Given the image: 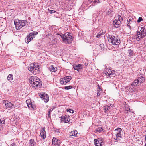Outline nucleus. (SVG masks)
<instances>
[{
    "instance_id": "obj_1",
    "label": "nucleus",
    "mask_w": 146,
    "mask_h": 146,
    "mask_svg": "<svg viewBox=\"0 0 146 146\" xmlns=\"http://www.w3.org/2000/svg\"><path fill=\"white\" fill-rule=\"evenodd\" d=\"M29 82L34 87H39L41 86L40 80L36 76H32L29 78Z\"/></svg>"
},
{
    "instance_id": "obj_2",
    "label": "nucleus",
    "mask_w": 146,
    "mask_h": 146,
    "mask_svg": "<svg viewBox=\"0 0 146 146\" xmlns=\"http://www.w3.org/2000/svg\"><path fill=\"white\" fill-rule=\"evenodd\" d=\"M108 39L109 42L111 43L113 45H119L120 42V39L118 37H115L112 35H109Z\"/></svg>"
},
{
    "instance_id": "obj_3",
    "label": "nucleus",
    "mask_w": 146,
    "mask_h": 146,
    "mask_svg": "<svg viewBox=\"0 0 146 146\" xmlns=\"http://www.w3.org/2000/svg\"><path fill=\"white\" fill-rule=\"evenodd\" d=\"M27 21L26 20H18V21L14 22L16 29L19 30L26 25Z\"/></svg>"
},
{
    "instance_id": "obj_4",
    "label": "nucleus",
    "mask_w": 146,
    "mask_h": 146,
    "mask_svg": "<svg viewBox=\"0 0 146 146\" xmlns=\"http://www.w3.org/2000/svg\"><path fill=\"white\" fill-rule=\"evenodd\" d=\"M38 33L37 32L33 31L30 33L27 36L26 38L25 39V40L27 43H28L31 41L34 38L36 35Z\"/></svg>"
},
{
    "instance_id": "obj_5",
    "label": "nucleus",
    "mask_w": 146,
    "mask_h": 146,
    "mask_svg": "<svg viewBox=\"0 0 146 146\" xmlns=\"http://www.w3.org/2000/svg\"><path fill=\"white\" fill-rule=\"evenodd\" d=\"M32 66H30L28 70L33 72L34 74H36L39 71V68L38 66L37 65H36L35 64H32Z\"/></svg>"
},
{
    "instance_id": "obj_6",
    "label": "nucleus",
    "mask_w": 146,
    "mask_h": 146,
    "mask_svg": "<svg viewBox=\"0 0 146 146\" xmlns=\"http://www.w3.org/2000/svg\"><path fill=\"white\" fill-rule=\"evenodd\" d=\"M118 19H116L113 21L114 26L116 28L119 27V25L121 24V21L123 20L122 18L120 15H118Z\"/></svg>"
},
{
    "instance_id": "obj_7",
    "label": "nucleus",
    "mask_w": 146,
    "mask_h": 146,
    "mask_svg": "<svg viewBox=\"0 0 146 146\" xmlns=\"http://www.w3.org/2000/svg\"><path fill=\"white\" fill-rule=\"evenodd\" d=\"M103 140L101 138L94 139V143L96 146H102Z\"/></svg>"
},
{
    "instance_id": "obj_8",
    "label": "nucleus",
    "mask_w": 146,
    "mask_h": 146,
    "mask_svg": "<svg viewBox=\"0 0 146 146\" xmlns=\"http://www.w3.org/2000/svg\"><path fill=\"white\" fill-rule=\"evenodd\" d=\"M4 102L6 106V109L9 108L11 109L12 108H15V106L14 104H13L11 103L7 100H4Z\"/></svg>"
},
{
    "instance_id": "obj_9",
    "label": "nucleus",
    "mask_w": 146,
    "mask_h": 146,
    "mask_svg": "<svg viewBox=\"0 0 146 146\" xmlns=\"http://www.w3.org/2000/svg\"><path fill=\"white\" fill-rule=\"evenodd\" d=\"M40 96L42 100L45 102H47L49 100L48 96L45 93L41 94Z\"/></svg>"
},
{
    "instance_id": "obj_10",
    "label": "nucleus",
    "mask_w": 146,
    "mask_h": 146,
    "mask_svg": "<svg viewBox=\"0 0 146 146\" xmlns=\"http://www.w3.org/2000/svg\"><path fill=\"white\" fill-rule=\"evenodd\" d=\"M141 34L139 37L141 38H142L143 37H145L146 35V32L145 29L144 27H141L140 30Z\"/></svg>"
},
{
    "instance_id": "obj_11",
    "label": "nucleus",
    "mask_w": 146,
    "mask_h": 146,
    "mask_svg": "<svg viewBox=\"0 0 146 146\" xmlns=\"http://www.w3.org/2000/svg\"><path fill=\"white\" fill-rule=\"evenodd\" d=\"M45 129V127L42 128L40 131V135L44 139H45L46 137Z\"/></svg>"
},
{
    "instance_id": "obj_12",
    "label": "nucleus",
    "mask_w": 146,
    "mask_h": 146,
    "mask_svg": "<svg viewBox=\"0 0 146 146\" xmlns=\"http://www.w3.org/2000/svg\"><path fill=\"white\" fill-rule=\"evenodd\" d=\"M116 130L117 131V133L116 134V136L117 137H120L122 138L121 136V132H122V129L120 128H118Z\"/></svg>"
},
{
    "instance_id": "obj_13",
    "label": "nucleus",
    "mask_w": 146,
    "mask_h": 146,
    "mask_svg": "<svg viewBox=\"0 0 146 146\" xmlns=\"http://www.w3.org/2000/svg\"><path fill=\"white\" fill-rule=\"evenodd\" d=\"M60 140L57 139L53 138L52 140V144L53 145H55L56 146H58V143H59Z\"/></svg>"
},
{
    "instance_id": "obj_14",
    "label": "nucleus",
    "mask_w": 146,
    "mask_h": 146,
    "mask_svg": "<svg viewBox=\"0 0 146 146\" xmlns=\"http://www.w3.org/2000/svg\"><path fill=\"white\" fill-rule=\"evenodd\" d=\"M134 24L135 25H136V23L135 22L131 20L130 19L127 20V26L129 27V28L131 29V27L130 25V24Z\"/></svg>"
},
{
    "instance_id": "obj_15",
    "label": "nucleus",
    "mask_w": 146,
    "mask_h": 146,
    "mask_svg": "<svg viewBox=\"0 0 146 146\" xmlns=\"http://www.w3.org/2000/svg\"><path fill=\"white\" fill-rule=\"evenodd\" d=\"M49 70L52 72L56 71L57 70V67H54L53 65L50 66L49 68Z\"/></svg>"
},
{
    "instance_id": "obj_16",
    "label": "nucleus",
    "mask_w": 146,
    "mask_h": 146,
    "mask_svg": "<svg viewBox=\"0 0 146 146\" xmlns=\"http://www.w3.org/2000/svg\"><path fill=\"white\" fill-rule=\"evenodd\" d=\"M78 132L76 130H74L73 131H72L70 134V136H74L76 137H77V134Z\"/></svg>"
},
{
    "instance_id": "obj_17",
    "label": "nucleus",
    "mask_w": 146,
    "mask_h": 146,
    "mask_svg": "<svg viewBox=\"0 0 146 146\" xmlns=\"http://www.w3.org/2000/svg\"><path fill=\"white\" fill-rule=\"evenodd\" d=\"M100 2L99 0H88V3H90L92 5L94 3H99Z\"/></svg>"
},
{
    "instance_id": "obj_18",
    "label": "nucleus",
    "mask_w": 146,
    "mask_h": 146,
    "mask_svg": "<svg viewBox=\"0 0 146 146\" xmlns=\"http://www.w3.org/2000/svg\"><path fill=\"white\" fill-rule=\"evenodd\" d=\"M145 80V78L141 76V77H138L137 80L139 83L140 84H141Z\"/></svg>"
},
{
    "instance_id": "obj_19",
    "label": "nucleus",
    "mask_w": 146,
    "mask_h": 146,
    "mask_svg": "<svg viewBox=\"0 0 146 146\" xmlns=\"http://www.w3.org/2000/svg\"><path fill=\"white\" fill-rule=\"evenodd\" d=\"M103 129L101 127H99L97 128L94 131V132L95 133H100L103 130Z\"/></svg>"
},
{
    "instance_id": "obj_20",
    "label": "nucleus",
    "mask_w": 146,
    "mask_h": 146,
    "mask_svg": "<svg viewBox=\"0 0 146 146\" xmlns=\"http://www.w3.org/2000/svg\"><path fill=\"white\" fill-rule=\"evenodd\" d=\"M81 66L82 65L80 64H79L78 65H76L74 66L73 68L74 70L78 71L79 69H82L81 68Z\"/></svg>"
},
{
    "instance_id": "obj_21",
    "label": "nucleus",
    "mask_w": 146,
    "mask_h": 146,
    "mask_svg": "<svg viewBox=\"0 0 146 146\" xmlns=\"http://www.w3.org/2000/svg\"><path fill=\"white\" fill-rule=\"evenodd\" d=\"M29 109H30L31 110L32 109H34L35 108H36L34 102H32L31 104H29Z\"/></svg>"
},
{
    "instance_id": "obj_22",
    "label": "nucleus",
    "mask_w": 146,
    "mask_h": 146,
    "mask_svg": "<svg viewBox=\"0 0 146 146\" xmlns=\"http://www.w3.org/2000/svg\"><path fill=\"white\" fill-rule=\"evenodd\" d=\"M111 69H109L108 71L105 72V74L106 76H107L108 77H111Z\"/></svg>"
},
{
    "instance_id": "obj_23",
    "label": "nucleus",
    "mask_w": 146,
    "mask_h": 146,
    "mask_svg": "<svg viewBox=\"0 0 146 146\" xmlns=\"http://www.w3.org/2000/svg\"><path fill=\"white\" fill-rule=\"evenodd\" d=\"M63 41L66 44H69L70 43V41L69 40V37H67V36L64 38Z\"/></svg>"
},
{
    "instance_id": "obj_24",
    "label": "nucleus",
    "mask_w": 146,
    "mask_h": 146,
    "mask_svg": "<svg viewBox=\"0 0 146 146\" xmlns=\"http://www.w3.org/2000/svg\"><path fill=\"white\" fill-rule=\"evenodd\" d=\"M65 81H66V83L68 82L71 80L72 78L70 76L65 77L64 78Z\"/></svg>"
},
{
    "instance_id": "obj_25",
    "label": "nucleus",
    "mask_w": 146,
    "mask_h": 146,
    "mask_svg": "<svg viewBox=\"0 0 146 146\" xmlns=\"http://www.w3.org/2000/svg\"><path fill=\"white\" fill-rule=\"evenodd\" d=\"M110 109L109 107V105H106L104 107V110L105 112H106L107 111H108Z\"/></svg>"
},
{
    "instance_id": "obj_26",
    "label": "nucleus",
    "mask_w": 146,
    "mask_h": 146,
    "mask_svg": "<svg viewBox=\"0 0 146 146\" xmlns=\"http://www.w3.org/2000/svg\"><path fill=\"white\" fill-rule=\"evenodd\" d=\"M60 83L62 84H66V81H65L64 78H61L60 79Z\"/></svg>"
},
{
    "instance_id": "obj_27",
    "label": "nucleus",
    "mask_w": 146,
    "mask_h": 146,
    "mask_svg": "<svg viewBox=\"0 0 146 146\" xmlns=\"http://www.w3.org/2000/svg\"><path fill=\"white\" fill-rule=\"evenodd\" d=\"M138 84H139V82H138L137 80H134V82L131 85L132 86H136Z\"/></svg>"
},
{
    "instance_id": "obj_28",
    "label": "nucleus",
    "mask_w": 146,
    "mask_h": 146,
    "mask_svg": "<svg viewBox=\"0 0 146 146\" xmlns=\"http://www.w3.org/2000/svg\"><path fill=\"white\" fill-rule=\"evenodd\" d=\"M13 76L12 74H9L7 77V79L8 80H13Z\"/></svg>"
},
{
    "instance_id": "obj_29",
    "label": "nucleus",
    "mask_w": 146,
    "mask_h": 146,
    "mask_svg": "<svg viewBox=\"0 0 146 146\" xmlns=\"http://www.w3.org/2000/svg\"><path fill=\"white\" fill-rule=\"evenodd\" d=\"M131 88V89H132V88H131V85H129L128 86H126L125 87V92H127L129 89Z\"/></svg>"
},
{
    "instance_id": "obj_30",
    "label": "nucleus",
    "mask_w": 146,
    "mask_h": 146,
    "mask_svg": "<svg viewBox=\"0 0 146 146\" xmlns=\"http://www.w3.org/2000/svg\"><path fill=\"white\" fill-rule=\"evenodd\" d=\"M104 34L103 33V32H101V31H100V32L98 33L96 35V37L97 38H99L101 35H103Z\"/></svg>"
},
{
    "instance_id": "obj_31",
    "label": "nucleus",
    "mask_w": 146,
    "mask_h": 146,
    "mask_svg": "<svg viewBox=\"0 0 146 146\" xmlns=\"http://www.w3.org/2000/svg\"><path fill=\"white\" fill-rule=\"evenodd\" d=\"M133 51L131 49H129L128 50V53L129 55L131 57L133 56Z\"/></svg>"
},
{
    "instance_id": "obj_32",
    "label": "nucleus",
    "mask_w": 146,
    "mask_h": 146,
    "mask_svg": "<svg viewBox=\"0 0 146 146\" xmlns=\"http://www.w3.org/2000/svg\"><path fill=\"white\" fill-rule=\"evenodd\" d=\"M26 102L28 107L29 108V104H31L32 103V102L31 101V100L30 99L27 100L26 101Z\"/></svg>"
},
{
    "instance_id": "obj_33",
    "label": "nucleus",
    "mask_w": 146,
    "mask_h": 146,
    "mask_svg": "<svg viewBox=\"0 0 146 146\" xmlns=\"http://www.w3.org/2000/svg\"><path fill=\"white\" fill-rule=\"evenodd\" d=\"M70 121V119L68 117L66 116L65 117L64 120V122L65 123H67L68 122Z\"/></svg>"
},
{
    "instance_id": "obj_34",
    "label": "nucleus",
    "mask_w": 146,
    "mask_h": 146,
    "mask_svg": "<svg viewBox=\"0 0 146 146\" xmlns=\"http://www.w3.org/2000/svg\"><path fill=\"white\" fill-rule=\"evenodd\" d=\"M5 119H1L0 120V124H5Z\"/></svg>"
},
{
    "instance_id": "obj_35",
    "label": "nucleus",
    "mask_w": 146,
    "mask_h": 146,
    "mask_svg": "<svg viewBox=\"0 0 146 146\" xmlns=\"http://www.w3.org/2000/svg\"><path fill=\"white\" fill-rule=\"evenodd\" d=\"M58 35H60L61 38H62L63 40H64V36H65L64 34L62 33H60V34H58Z\"/></svg>"
},
{
    "instance_id": "obj_36",
    "label": "nucleus",
    "mask_w": 146,
    "mask_h": 146,
    "mask_svg": "<svg viewBox=\"0 0 146 146\" xmlns=\"http://www.w3.org/2000/svg\"><path fill=\"white\" fill-rule=\"evenodd\" d=\"M72 86H66L64 87V89L66 90H68L72 88Z\"/></svg>"
},
{
    "instance_id": "obj_37",
    "label": "nucleus",
    "mask_w": 146,
    "mask_h": 146,
    "mask_svg": "<svg viewBox=\"0 0 146 146\" xmlns=\"http://www.w3.org/2000/svg\"><path fill=\"white\" fill-rule=\"evenodd\" d=\"M70 33H69L68 32H66V33L64 35H65V36H64L65 37H66V36H67V37H69V36L70 35Z\"/></svg>"
},
{
    "instance_id": "obj_38",
    "label": "nucleus",
    "mask_w": 146,
    "mask_h": 146,
    "mask_svg": "<svg viewBox=\"0 0 146 146\" xmlns=\"http://www.w3.org/2000/svg\"><path fill=\"white\" fill-rule=\"evenodd\" d=\"M67 112H69L71 113H74V111L73 110L70 109H68L67 110Z\"/></svg>"
},
{
    "instance_id": "obj_39",
    "label": "nucleus",
    "mask_w": 146,
    "mask_h": 146,
    "mask_svg": "<svg viewBox=\"0 0 146 146\" xmlns=\"http://www.w3.org/2000/svg\"><path fill=\"white\" fill-rule=\"evenodd\" d=\"M100 47L101 50L104 49V45L103 44H101L99 45Z\"/></svg>"
},
{
    "instance_id": "obj_40",
    "label": "nucleus",
    "mask_w": 146,
    "mask_h": 146,
    "mask_svg": "<svg viewBox=\"0 0 146 146\" xmlns=\"http://www.w3.org/2000/svg\"><path fill=\"white\" fill-rule=\"evenodd\" d=\"M118 137H116V138H114V142H118L119 140H120V139H119V138H118Z\"/></svg>"
},
{
    "instance_id": "obj_41",
    "label": "nucleus",
    "mask_w": 146,
    "mask_h": 146,
    "mask_svg": "<svg viewBox=\"0 0 146 146\" xmlns=\"http://www.w3.org/2000/svg\"><path fill=\"white\" fill-rule=\"evenodd\" d=\"M111 76L113 75L115 73V71L111 69Z\"/></svg>"
},
{
    "instance_id": "obj_42",
    "label": "nucleus",
    "mask_w": 146,
    "mask_h": 146,
    "mask_svg": "<svg viewBox=\"0 0 146 146\" xmlns=\"http://www.w3.org/2000/svg\"><path fill=\"white\" fill-rule=\"evenodd\" d=\"M143 19L141 17H140L137 20L138 23H140L141 21L143 20Z\"/></svg>"
},
{
    "instance_id": "obj_43",
    "label": "nucleus",
    "mask_w": 146,
    "mask_h": 146,
    "mask_svg": "<svg viewBox=\"0 0 146 146\" xmlns=\"http://www.w3.org/2000/svg\"><path fill=\"white\" fill-rule=\"evenodd\" d=\"M131 111H130V109H129L128 110H127L125 111V114H127V113H130Z\"/></svg>"
},
{
    "instance_id": "obj_44",
    "label": "nucleus",
    "mask_w": 146,
    "mask_h": 146,
    "mask_svg": "<svg viewBox=\"0 0 146 146\" xmlns=\"http://www.w3.org/2000/svg\"><path fill=\"white\" fill-rule=\"evenodd\" d=\"M55 132L56 134L58 135L60 133V131L58 129H57L55 130Z\"/></svg>"
},
{
    "instance_id": "obj_45",
    "label": "nucleus",
    "mask_w": 146,
    "mask_h": 146,
    "mask_svg": "<svg viewBox=\"0 0 146 146\" xmlns=\"http://www.w3.org/2000/svg\"><path fill=\"white\" fill-rule=\"evenodd\" d=\"M65 117L64 116H62L61 117V120L62 121H64L65 119Z\"/></svg>"
},
{
    "instance_id": "obj_46",
    "label": "nucleus",
    "mask_w": 146,
    "mask_h": 146,
    "mask_svg": "<svg viewBox=\"0 0 146 146\" xmlns=\"http://www.w3.org/2000/svg\"><path fill=\"white\" fill-rule=\"evenodd\" d=\"M34 140L33 139H30L29 141V143L30 144H31V143H34Z\"/></svg>"
},
{
    "instance_id": "obj_47",
    "label": "nucleus",
    "mask_w": 146,
    "mask_h": 146,
    "mask_svg": "<svg viewBox=\"0 0 146 146\" xmlns=\"http://www.w3.org/2000/svg\"><path fill=\"white\" fill-rule=\"evenodd\" d=\"M73 38V37L72 35H70V36L69 37V39L70 40V43L71 42V41L72 40Z\"/></svg>"
},
{
    "instance_id": "obj_48",
    "label": "nucleus",
    "mask_w": 146,
    "mask_h": 146,
    "mask_svg": "<svg viewBox=\"0 0 146 146\" xmlns=\"http://www.w3.org/2000/svg\"><path fill=\"white\" fill-rule=\"evenodd\" d=\"M141 34L140 32L139 31H138L137 32V36H140Z\"/></svg>"
},
{
    "instance_id": "obj_49",
    "label": "nucleus",
    "mask_w": 146,
    "mask_h": 146,
    "mask_svg": "<svg viewBox=\"0 0 146 146\" xmlns=\"http://www.w3.org/2000/svg\"><path fill=\"white\" fill-rule=\"evenodd\" d=\"M56 12V11L54 10H51L49 12L50 13H54Z\"/></svg>"
},
{
    "instance_id": "obj_50",
    "label": "nucleus",
    "mask_w": 146,
    "mask_h": 146,
    "mask_svg": "<svg viewBox=\"0 0 146 146\" xmlns=\"http://www.w3.org/2000/svg\"><path fill=\"white\" fill-rule=\"evenodd\" d=\"M136 38L137 40L138 41H139L140 40V39L141 38H140L139 36H137V37H136Z\"/></svg>"
},
{
    "instance_id": "obj_51",
    "label": "nucleus",
    "mask_w": 146,
    "mask_h": 146,
    "mask_svg": "<svg viewBox=\"0 0 146 146\" xmlns=\"http://www.w3.org/2000/svg\"><path fill=\"white\" fill-rule=\"evenodd\" d=\"M113 105L112 104H110V105H109V107H110V109L112 108L113 107Z\"/></svg>"
},
{
    "instance_id": "obj_52",
    "label": "nucleus",
    "mask_w": 146,
    "mask_h": 146,
    "mask_svg": "<svg viewBox=\"0 0 146 146\" xmlns=\"http://www.w3.org/2000/svg\"><path fill=\"white\" fill-rule=\"evenodd\" d=\"M100 92L98 91V90L97 91V95L98 96H99L100 95Z\"/></svg>"
},
{
    "instance_id": "obj_53",
    "label": "nucleus",
    "mask_w": 146,
    "mask_h": 146,
    "mask_svg": "<svg viewBox=\"0 0 146 146\" xmlns=\"http://www.w3.org/2000/svg\"><path fill=\"white\" fill-rule=\"evenodd\" d=\"M50 111H49L48 113V117H49L50 115Z\"/></svg>"
},
{
    "instance_id": "obj_54",
    "label": "nucleus",
    "mask_w": 146,
    "mask_h": 146,
    "mask_svg": "<svg viewBox=\"0 0 146 146\" xmlns=\"http://www.w3.org/2000/svg\"><path fill=\"white\" fill-rule=\"evenodd\" d=\"M15 144L14 143H13L12 144H11L10 146H15Z\"/></svg>"
},
{
    "instance_id": "obj_55",
    "label": "nucleus",
    "mask_w": 146,
    "mask_h": 146,
    "mask_svg": "<svg viewBox=\"0 0 146 146\" xmlns=\"http://www.w3.org/2000/svg\"><path fill=\"white\" fill-rule=\"evenodd\" d=\"M31 145V146H34V144L33 143H31V144H30Z\"/></svg>"
},
{
    "instance_id": "obj_56",
    "label": "nucleus",
    "mask_w": 146,
    "mask_h": 146,
    "mask_svg": "<svg viewBox=\"0 0 146 146\" xmlns=\"http://www.w3.org/2000/svg\"><path fill=\"white\" fill-rule=\"evenodd\" d=\"M84 65L86 66L88 65V63H86V62L85 63V64H84Z\"/></svg>"
},
{
    "instance_id": "obj_57",
    "label": "nucleus",
    "mask_w": 146,
    "mask_h": 146,
    "mask_svg": "<svg viewBox=\"0 0 146 146\" xmlns=\"http://www.w3.org/2000/svg\"><path fill=\"white\" fill-rule=\"evenodd\" d=\"M52 111V110H50V112H51V111Z\"/></svg>"
},
{
    "instance_id": "obj_58",
    "label": "nucleus",
    "mask_w": 146,
    "mask_h": 146,
    "mask_svg": "<svg viewBox=\"0 0 146 146\" xmlns=\"http://www.w3.org/2000/svg\"><path fill=\"white\" fill-rule=\"evenodd\" d=\"M38 146H40V145H39H39H38Z\"/></svg>"
}]
</instances>
